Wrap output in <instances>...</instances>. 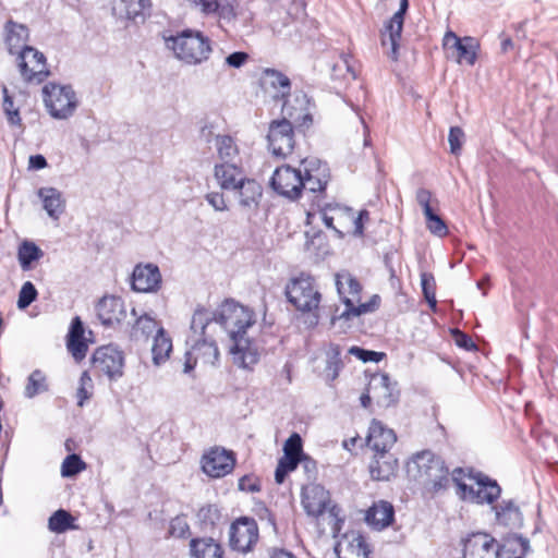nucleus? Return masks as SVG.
Returning <instances> with one entry per match:
<instances>
[{
    "label": "nucleus",
    "instance_id": "nucleus-1",
    "mask_svg": "<svg viewBox=\"0 0 558 558\" xmlns=\"http://www.w3.org/2000/svg\"><path fill=\"white\" fill-rule=\"evenodd\" d=\"M211 315L213 322L218 323L232 341L230 354L233 364L252 371L259 360V352L246 332L256 323L255 313L233 300H227Z\"/></svg>",
    "mask_w": 558,
    "mask_h": 558
},
{
    "label": "nucleus",
    "instance_id": "nucleus-2",
    "mask_svg": "<svg viewBox=\"0 0 558 558\" xmlns=\"http://www.w3.org/2000/svg\"><path fill=\"white\" fill-rule=\"evenodd\" d=\"M308 99L305 94H295L292 100L282 104L283 118L269 124L267 134L268 149L276 158H288L295 145L293 124L307 125L312 123L308 112Z\"/></svg>",
    "mask_w": 558,
    "mask_h": 558
},
{
    "label": "nucleus",
    "instance_id": "nucleus-3",
    "mask_svg": "<svg viewBox=\"0 0 558 558\" xmlns=\"http://www.w3.org/2000/svg\"><path fill=\"white\" fill-rule=\"evenodd\" d=\"M211 322L210 311L198 307L194 312L191 320V335L186 340L189 349L184 355L183 372L185 374L191 373L197 363L213 366L218 363L220 356L218 345L206 333V329Z\"/></svg>",
    "mask_w": 558,
    "mask_h": 558
},
{
    "label": "nucleus",
    "instance_id": "nucleus-4",
    "mask_svg": "<svg viewBox=\"0 0 558 558\" xmlns=\"http://www.w3.org/2000/svg\"><path fill=\"white\" fill-rule=\"evenodd\" d=\"M407 471L410 477L433 495L445 492L452 481L444 460L429 450L414 454L408 462Z\"/></svg>",
    "mask_w": 558,
    "mask_h": 558
},
{
    "label": "nucleus",
    "instance_id": "nucleus-5",
    "mask_svg": "<svg viewBox=\"0 0 558 558\" xmlns=\"http://www.w3.org/2000/svg\"><path fill=\"white\" fill-rule=\"evenodd\" d=\"M457 496L466 502L476 505H493L501 495V487L495 480L480 472L465 473L463 469L457 468L452 471Z\"/></svg>",
    "mask_w": 558,
    "mask_h": 558
},
{
    "label": "nucleus",
    "instance_id": "nucleus-6",
    "mask_svg": "<svg viewBox=\"0 0 558 558\" xmlns=\"http://www.w3.org/2000/svg\"><path fill=\"white\" fill-rule=\"evenodd\" d=\"M336 287L341 300L345 304V310L340 315L332 316V324H335L337 319H350L351 317L371 313L379 305L380 299L378 295H374L369 302L361 303L362 287L348 271L336 275Z\"/></svg>",
    "mask_w": 558,
    "mask_h": 558
},
{
    "label": "nucleus",
    "instance_id": "nucleus-7",
    "mask_svg": "<svg viewBox=\"0 0 558 558\" xmlns=\"http://www.w3.org/2000/svg\"><path fill=\"white\" fill-rule=\"evenodd\" d=\"M167 46L179 60L191 65L206 61L211 52L209 38L201 32L184 31L167 39Z\"/></svg>",
    "mask_w": 558,
    "mask_h": 558
},
{
    "label": "nucleus",
    "instance_id": "nucleus-8",
    "mask_svg": "<svg viewBox=\"0 0 558 558\" xmlns=\"http://www.w3.org/2000/svg\"><path fill=\"white\" fill-rule=\"evenodd\" d=\"M288 301L292 303L298 311L312 314L310 325L318 324L319 316L316 314L322 295L315 287L314 278L308 275H300L290 280L286 287Z\"/></svg>",
    "mask_w": 558,
    "mask_h": 558
},
{
    "label": "nucleus",
    "instance_id": "nucleus-9",
    "mask_svg": "<svg viewBox=\"0 0 558 558\" xmlns=\"http://www.w3.org/2000/svg\"><path fill=\"white\" fill-rule=\"evenodd\" d=\"M301 504L310 517L318 518L327 512L331 530L333 532L339 531V522L341 521L338 518L339 509L336 506H330L329 492L322 485L314 483L305 485L302 489Z\"/></svg>",
    "mask_w": 558,
    "mask_h": 558
},
{
    "label": "nucleus",
    "instance_id": "nucleus-10",
    "mask_svg": "<svg viewBox=\"0 0 558 558\" xmlns=\"http://www.w3.org/2000/svg\"><path fill=\"white\" fill-rule=\"evenodd\" d=\"M44 102L51 117L64 120L73 116L78 100L70 85L48 83L43 88Z\"/></svg>",
    "mask_w": 558,
    "mask_h": 558
},
{
    "label": "nucleus",
    "instance_id": "nucleus-11",
    "mask_svg": "<svg viewBox=\"0 0 558 558\" xmlns=\"http://www.w3.org/2000/svg\"><path fill=\"white\" fill-rule=\"evenodd\" d=\"M302 171V191L315 194L316 204L318 201L324 202L326 186L330 180L329 168L326 163L318 159H303Z\"/></svg>",
    "mask_w": 558,
    "mask_h": 558
},
{
    "label": "nucleus",
    "instance_id": "nucleus-12",
    "mask_svg": "<svg viewBox=\"0 0 558 558\" xmlns=\"http://www.w3.org/2000/svg\"><path fill=\"white\" fill-rule=\"evenodd\" d=\"M17 66L23 80L28 83L39 84L50 74L44 53L31 46L19 51Z\"/></svg>",
    "mask_w": 558,
    "mask_h": 558
},
{
    "label": "nucleus",
    "instance_id": "nucleus-13",
    "mask_svg": "<svg viewBox=\"0 0 558 558\" xmlns=\"http://www.w3.org/2000/svg\"><path fill=\"white\" fill-rule=\"evenodd\" d=\"M442 46L448 58H453L459 64H475L480 44L474 37L461 38L452 31H448L444 36Z\"/></svg>",
    "mask_w": 558,
    "mask_h": 558
},
{
    "label": "nucleus",
    "instance_id": "nucleus-14",
    "mask_svg": "<svg viewBox=\"0 0 558 558\" xmlns=\"http://www.w3.org/2000/svg\"><path fill=\"white\" fill-rule=\"evenodd\" d=\"M270 186L277 194L290 201L298 199L302 193V170L290 165L276 168Z\"/></svg>",
    "mask_w": 558,
    "mask_h": 558
},
{
    "label": "nucleus",
    "instance_id": "nucleus-15",
    "mask_svg": "<svg viewBox=\"0 0 558 558\" xmlns=\"http://www.w3.org/2000/svg\"><path fill=\"white\" fill-rule=\"evenodd\" d=\"M203 472L211 478H221L230 474L235 465L234 453L222 447H213L201 459Z\"/></svg>",
    "mask_w": 558,
    "mask_h": 558
},
{
    "label": "nucleus",
    "instance_id": "nucleus-16",
    "mask_svg": "<svg viewBox=\"0 0 558 558\" xmlns=\"http://www.w3.org/2000/svg\"><path fill=\"white\" fill-rule=\"evenodd\" d=\"M230 546L239 553H248L257 544L259 534L254 519L240 518L230 526Z\"/></svg>",
    "mask_w": 558,
    "mask_h": 558
},
{
    "label": "nucleus",
    "instance_id": "nucleus-17",
    "mask_svg": "<svg viewBox=\"0 0 558 558\" xmlns=\"http://www.w3.org/2000/svg\"><path fill=\"white\" fill-rule=\"evenodd\" d=\"M500 545L488 533L475 532L463 539V558H498Z\"/></svg>",
    "mask_w": 558,
    "mask_h": 558
},
{
    "label": "nucleus",
    "instance_id": "nucleus-18",
    "mask_svg": "<svg viewBox=\"0 0 558 558\" xmlns=\"http://www.w3.org/2000/svg\"><path fill=\"white\" fill-rule=\"evenodd\" d=\"M93 366L110 379L119 378L123 374V352L111 344L100 347L93 354Z\"/></svg>",
    "mask_w": 558,
    "mask_h": 558
},
{
    "label": "nucleus",
    "instance_id": "nucleus-19",
    "mask_svg": "<svg viewBox=\"0 0 558 558\" xmlns=\"http://www.w3.org/2000/svg\"><path fill=\"white\" fill-rule=\"evenodd\" d=\"M409 9V0H400L399 10L387 21L381 32V44L390 45V57L396 60L398 57L399 41L404 23V15Z\"/></svg>",
    "mask_w": 558,
    "mask_h": 558
},
{
    "label": "nucleus",
    "instance_id": "nucleus-20",
    "mask_svg": "<svg viewBox=\"0 0 558 558\" xmlns=\"http://www.w3.org/2000/svg\"><path fill=\"white\" fill-rule=\"evenodd\" d=\"M368 392L378 405L388 408L395 404L399 398L397 383H392L388 374H375L368 383Z\"/></svg>",
    "mask_w": 558,
    "mask_h": 558
},
{
    "label": "nucleus",
    "instance_id": "nucleus-21",
    "mask_svg": "<svg viewBox=\"0 0 558 558\" xmlns=\"http://www.w3.org/2000/svg\"><path fill=\"white\" fill-rule=\"evenodd\" d=\"M132 289L137 292H155L161 283V274L154 264L136 265L132 272Z\"/></svg>",
    "mask_w": 558,
    "mask_h": 558
},
{
    "label": "nucleus",
    "instance_id": "nucleus-22",
    "mask_svg": "<svg viewBox=\"0 0 558 558\" xmlns=\"http://www.w3.org/2000/svg\"><path fill=\"white\" fill-rule=\"evenodd\" d=\"M97 316L101 324L113 327L120 324L126 316L124 302L119 296H104L96 306Z\"/></svg>",
    "mask_w": 558,
    "mask_h": 558
},
{
    "label": "nucleus",
    "instance_id": "nucleus-23",
    "mask_svg": "<svg viewBox=\"0 0 558 558\" xmlns=\"http://www.w3.org/2000/svg\"><path fill=\"white\" fill-rule=\"evenodd\" d=\"M234 197L238 199L239 206L248 211H253L258 207L263 195V187L254 179L244 178L235 189H232Z\"/></svg>",
    "mask_w": 558,
    "mask_h": 558
},
{
    "label": "nucleus",
    "instance_id": "nucleus-24",
    "mask_svg": "<svg viewBox=\"0 0 558 558\" xmlns=\"http://www.w3.org/2000/svg\"><path fill=\"white\" fill-rule=\"evenodd\" d=\"M260 83L266 93H269L274 99L287 100L290 96V78L280 71L265 69L262 73Z\"/></svg>",
    "mask_w": 558,
    "mask_h": 558
},
{
    "label": "nucleus",
    "instance_id": "nucleus-25",
    "mask_svg": "<svg viewBox=\"0 0 558 558\" xmlns=\"http://www.w3.org/2000/svg\"><path fill=\"white\" fill-rule=\"evenodd\" d=\"M338 558H368L371 553L363 535L344 534L335 546Z\"/></svg>",
    "mask_w": 558,
    "mask_h": 558
},
{
    "label": "nucleus",
    "instance_id": "nucleus-26",
    "mask_svg": "<svg viewBox=\"0 0 558 558\" xmlns=\"http://www.w3.org/2000/svg\"><path fill=\"white\" fill-rule=\"evenodd\" d=\"M396 440L397 436L392 429L387 428L377 420L372 421L367 435V446L374 452L389 451Z\"/></svg>",
    "mask_w": 558,
    "mask_h": 558
},
{
    "label": "nucleus",
    "instance_id": "nucleus-27",
    "mask_svg": "<svg viewBox=\"0 0 558 558\" xmlns=\"http://www.w3.org/2000/svg\"><path fill=\"white\" fill-rule=\"evenodd\" d=\"M245 177L243 167L238 162H217L214 167V178L221 190L235 189Z\"/></svg>",
    "mask_w": 558,
    "mask_h": 558
},
{
    "label": "nucleus",
    "instance_id": "nucleus-28",
    "mask_svg": "<svg viewBox=\"0 0 558 558\" xmlns=\"http://www.w3.org/2000/svg\"><path fill=\"white\" fill-rule=\"evenodd\" d=\"M368 469L373 480L389 481L397 472L398 460L389 451L374 452Z\"/></svg>",
    "mask_w": 558,
    "mask_h": 558
},
{
    "label": "nucleus",
    "instance_id": "nucleus-29",
    "mask_svg": "<svg viewBox=\"0 0 558 558\" xmlns=\"http://www.w3.org/2000/svg\"><path fill=\"white\" fill-rule=\"evenodd\" d=\"M28 28L20 23L9 20L4 25V41L11 54L19 53L26 47L28 40Z\"/></svg>",
    "mask_w": 558,
    "mask_h": 558
},
{
    "label": "nucleus",
    "instance_id": "nucleus-30",
    "mask_svg": "<svg viewBox=\"0 0 558 558\" xmlns=\"http://www.w3.org/2000/svg\"><path fill=\"white\" fill-rule=\"evenodd\" d=\"M393 506L385 500L374 502L366 513V522L376 530H383L393 521Z\"/></svg>",
    "mask_w": 558,
    "mask_h": 558
},
{
    "label": "nucleus",
    "instance_id": "nucleus-31",
    "mask_svg": "<svg viewBox=\"0 0 558 558\" xmlns=\"http://www.w3.org/2000/svg\"><path fill=\"white\" fill-rule=\"evenodd\" d=\"M314 205L318 208V214L325 226L342 235V231L337 229L333 222L337 220L340 227L344 228V216L350 215V208L340 206L338 204L332 205L319 201Z\"/></svg>",
    "mask_w": 558,
    "mask_h": 558
},
{
    "label": "nucleus",
    "instance_id": "nucleus-32",
    "mask_svg": "<svg viewBox=\"0 0 558 558\" xmlns=\"http://www.w3.org/2000/svg\"><path fill=\"white\" fill-rule=\"evenodd\" d=\"M38 196L48 216L58 220L65 208V201L62 197V193L56 187H40L38 190Z\"/></svg>",
    "mask_w": 558,
    "mask_h": 558
},
{
    "label": "nucleus",
    "instance_id": "nucleus-33",
    "mask_svg": "<svg viewBox=\"0 0 558 558\" xmlns=\"http://www.w3.org/2000/svg\"><path fill=\"white\" fill-rule=\"evenodd\" d=\"M193 3L205 15L216 14L223 20L235 16L233 0H193Z\"/></svg>",
    "mask_w": 558,
    "mask_h": 558
},
{
    "label": "nucleus",
    "instance_id": "nucleus-34",
    "mask_svg": "<svg viewBox=\"0 0 558 558\" xmlns=\"http://www.w3.org/2000/svg\"><path fill=\"white\" fill-rule=\"evenodd\" d=\"M149 5V0H112V13L121 20H135Z\"/></svg>",
    "mask_w": 558,
    "mask_h": 558
},
{
    "label": "nucleus",
    "instance_id": "nucleus-35",
    "mask_svg": "<svg viewBox=\"0 0 558 558\" xmlns=\"http://www.w3.org/2000/svg\"><path fill=\"white\" fill-rule=\"evenodd\" d=\"M192 558H222L223 549L211 537L193 538L190 542Z\"/></svg>",
    "mask_w": 558,
    "mask_h": 558
},
{
    "label": "nucleus",
    "instance_id": "nucleus-36",
    "mask_svg": "<svg viewBox=\"0 0 558 558\" xmlns=\"http://www.w3.org/2000/svg\"><path fill=\"white\" fill-rule=\"evenodd\" d=\"M493 510L496 522L504 526H515L522 520L521 511L513 500H502L500 504L493 506Z\"/></svg>",
    "mask_w": 558,
    "mask_h": 558
},
{
    "label": "nucleus",
    "instance_id": "nucleus-37",
    "mask_svg": "<svg viewBox=\"0 0 558 558\" xmlns=\"http://www.w3.org/2000/svg\"><path fill=\"white\" fill-rule=\"evenodd\" d=\"M172 351V340L162 327L157 329L151 348L153 362L155 365L165 363Z\"/></svg>",
    "mask_w": 558,
    "mask_h": 558
},
{
    "label": "nucleus",
    "instance_id": "nucleus-38",
    "mask_svg": "<svg viewBox=\"0 0 558 558\" xmlns=\"http://www.w3.org/2000/svg\"><path fill=\"white\" fill-rule=\"evenodd\" d=\"M215 147L219 162H236L239 158V147L230 135H216Z\"/></svg>",
    "mask_w": 558,
    "mask_h": 558
},
{
    "label": "nucleus",
    "instance_id": "nucleus-39",
    "mask_svg": "<svg viewBox=\"0 0 558 558\" xmlns=\"http://www.w3.org/2000/svg\"><path fill=\"white\" fill-rule=\"evenodd\" d=\"M44 256V252L34 242L25 240L17 250V259L23 270L32 269V264L39 260Z\"/></svg>",
    "mask_w": 558,
    "mask_h": 558
},
{
    "label": "nucleus",
    "instance_id": "nucleus-40",
    "mask_svg": "<svg viewBox=\"0 0 558 558\" xmlns=\"http://www.w3.org/2000/svg\"><path fill=\"white\" fill-rule=\"evenodd\" d=\"M132 315L135 317V323L132 328V335L134 337H145L147 338L155 330L157 331L158 323L148 314H137L135 308H132Z\"/></svg>",
    "mask_w": 558,
    "mask_h": 558
},
{
    "label": "nucleus",
    "instance_id": "nucleus-41",
    "mask_svg": "<svg viewBox=\"0 0 558 558\" xmlns=\"http://www.w3.org/2000/svg\"><path fill=\"white\" fill-rule=\"evenodd\" d=\"M73 522L74 518L68 511L59 509L49 518L48 527L51 532L63 533L75 529Z\"/></svg>",
    "mask_w": 558,
    "mask_h": 558
},
{
    "label": "nucleus",
    "instance_id": "nucleus-42",
    "mask_svg": "<svg viewBox=\"0 0 558 558\" xmlns=\"http://www.w3.org/2000/svg\"><path fill=\"white\" fill-rule=\"evenodd\" d=\"M47 389L48 386L45 374L41 371L36 369L28 376L24 395L26 398L32 399L35 396L45 392Z\"/></svg>",
    "mask_w": 558,
    "mask_h": 558
},
{
    "label": "nucleus",
    "instance_id": "nucleus-43",
    "mask_svg": "<svg viewBox=\"0 0 558 558\" xmlns=\"http://www.w3.org/2000/svg\"><path fill=\"white\" fill-rule=\"evenodd\" d=\"M421 286L423 294L432 310L436 308V282L432 274L423 272L421 275Z\"/></svg>",
    "mask_w": 558,
    "mask_h": 558
},
{
    "label": "nucleus",
    "instance_id": "nucleus-44",
    "mask_svg": "<svg viewBox=\"0 0 558 558\" xmlns=\"http://www.w3.org/2000/svg\"><path fill=\"white\" fill-rule=\"evenodd\" d=\"M86 464L80 456L69 454L62 462L61 474L64 477H71L85 470Z\"/></svg>",
    "mask_w": 558,
    "mask_h": 558
},
{
    "label": "nucleus",
    "instance_id": "nucleus-45",
    "mask_svg": "<svg viewBox=\"0 0 558 558\" xmlns=\"http://www.w3.org/2000/svg\"><path fill=\"white\" fill-rule=\"evenodd\" d=\"M300 459H295L292 457L282 456L277 464L275 471V480L278 484L283 483L288 473L294 471L300 463Z\"/></svg>",
    "mask_w": 558,
    "mask_h": 558
},
{
    "label": "nucleus",
    "instance_id": "nucleus-46",
    "mask_svg": "<svg viewBox=\"0 0 558 558\" xmlns=\"http://www.w3.org/2000/svg\"><path fill=\"white\" fill-rule=\"evenodd\" d=\"M369 220V213L365 209L359 211L355 216L352 208H350V215L344 216V225L351 223L353 226V234L362 236L364 233V223Z\"/></svg>",
    "mask_w": 558,
    "mask_h": 558
},
{
    "label": "nucleus",
    "instance_id": "nucleus-47",
    "mask_svg": "<svg viewBox=\"0 0 558 558\" xmlns=\"http://www.w3.org/2000/svg\"><path fill=\"white\" fill-rule=\"evenodd\" d=\"M93 395V380L87 372H83L76 391L77 405L83 407Z\"/></svg>",
    "mask_w": 558,
    "mask_h": 558
},
{
    "label": "nucleus",
    "instance_id": "nucleus-48",
    "mask_svg": "<svg viewBox=\"0 0 558 558\" xmlns=\"http://www.w3.org/2000/svg\"><path fill=\"white\" fill-rule=\"evenodd\" d=\"M283 456L300 459L304 457L302 439L298 433H293L284 442Z\"/></svg>",
    "mask_w": 558,
    "mask_h": 558
},
{
    "label": "nucleus",
    "instance_id": "nucleus-49",
    "mask_svg": "<svg viewBox=\"0 0 558 558\" xmlns=\"http://www.w3.org/2000/svg\"><path fill=\"white\" fill-rule=\"evenodd\" d=\"M425 220L427 230L434 235L444 238L448 234V227L437 213L426 217Z\"/></svg>",
    "mask_w": 558,
    "mask_h": 558
},
{
    "label": "nucleus",
    "instance_id": "nucleus-50",
    "mask_svg": "<svg viewBox=\"0 0 558 558\" xmlns=\"http://www.w3.org/2000/svg\"><path fill=\"white\" fill-rule=\"evenodd\" d=\"M37 298V290L35 286L31 281H26L23 283L17 300L19 308L28 307Z\"/></svg>",
    "mask_w": 558,
    "mask_h": 558
},
{
    "label": "nucleus",
    "instance_id": "nucleus-51",
    "mask_svg": "<svg viewBox=\"0 0 558 558\" xmlns=\"http://www.w3.org/2000/svg\"><path fill=\"white\" fill-rule=\"evenodd\" d=\"M340 347L337 344H331L329 349V360L327 363V371L329 372V375L331 376V379H336L339 375V371L342 367V363L340 360Z\"/></svg>",
    "mask_w": 558,
    "mask_h": 558
},
{
    "label": "nucleus",
    "instance_id": "nucleus-52",
    "mask_svg": "<svg viewBox=\"0 0 558 558\" xmlns=\"http://www.w3.org/2000/svg\"><path fill=\"white\" fill-rule=\"evenodd\" d=\"M197 520L203 526H213L219 519V511L213 505H206L197 511Z\"/></svg>",
    "mask_w": 558,
    "mask_h": 558
},
{
    "label": "nucleus",
    "instance_id": "nucleus-53",
    "mask_svg": "<svg viewBox=\"0 0 558 558\" xmlns=\"http://www.w3.org/2000/svg\"><path fill=\"white\" fill-rule=\"evenodd\" d=\"M3 110L7 114L8 121L11 125H20L21 117L19 109L14 108L13 99L8 94V89H3Z\"/></svg>",
    "mask_w": 558,
    "mask_h": 558
},
{
    "label": "nucleus",
    "instance_id": "nucleus-54",
    "mask_svg": "<svg viewBox=\"0 0 558 558\" xmlns=\"http://www.w3.org/2000/svg\"><path fill=\"white\" fill-rule=\"evenodd\" d=\"M464 141V132L459 126H451L449 130L448 142L450 145V153L459 155Z\"/></svg>",
    "mask_w": 558,
    "mask_h": 558
},
{
    "label": "nucleus",
    "instance_id": "nucleus-55",
    "mask_svg": "<svg viewBox=\"0 0 558 558\" xmlns=\"http://www.w3.org/2000/svg\"><path fill=\"white\" fill-rule=\"evenodd\" d=\"M349 353L352 355H355L357 359H360L363 362H376L383 360L385 354L383 352H376V351H369L364 350L359 347H352L349 349Z\"/></svg>",
    "mask_w": 558,
    "mask_h": 558
},
{
    "label": "nucleus",
    "instance_id": "nucleus-56",
    "mask_svg": "<svg viewBox=\"0 0 558 558\" xmlns=\"http://www.w3.org/2000/svg\"><path fill=\"white\" fill-rule=\"evenodd\" d=\"M169 532L174 537L183 538L190 533V526L184 518L177 517L170 522Z\"/></svg>",
    "mask_w": 558,
    "mask_h": 558
},
{
    "label": "nucleus",
    "instance_id": "nucleus-57",
    "mask_svg": "<svg viewBox=\"0 0 558 558\" xmlns=\"http://www.w3.org/2000/svg\"><path fill=\"white\" fill-rule=\"evenodd\" d=\"M68 349L76 361H82L87 353V344L84 339H69Z\"/></svg>",
    "mask_w": 558,
    "mask_h": 558
},
{
    "label": "nucleus",
    "instance_id": "nucleus-58",
    "mask_svg": "<svg viewBox=\"0 0 558 558\" xmlns=\"http://www.w3.org/2000/svg\"><path fill=\"white\" fill-rule=\"evenodd\" d=\"M205 199L217 211H227L229 209L225 195L221 192L207 193Z\"/></svg>",
    "mask_w": 558,
    "mask_h": 558
},
{
    "label": "nucleus",
    "instance_id": "nucleus-59",
    "mask_svg": "<svg viewBox=\"0 0 558 558\" xmlns=\"http://www.w3.org/2000/svg\"><path fill=\"white\" fill-rule=\"evenodd\" d=\"M238 487L242 492L255 493L259 492V480L253 475H244L239 480Z\"/></svg>",
    "mask_w": 558,
    "mask_h": 558
},
{
    "label": "nucleus",
    "instance_id": "nucleus-60",
    "mask_svg": "<svg viewBox=\"0 0 558 558\" xmlns=\"http://www.w3.org/2000/svg\"><path fill=\"white\" fill-rule=\"evenodd\" d=\"M453 338L458 347L465 349L468 351L476 350V344L474 343L472 338L466 333L456 329L453 330Z\"/></svg>",
    "mask_w": 558,
    "mask_h": 558
},
{
    "label": "nucleus",
    "instance_id": "nucleus-61",
    "mask_svg": "<svg viewBox=\"0 0 558 558\" xmlns=\"http://www.w3.org/2000/svg\"><path fill=\"white\" fill-rule=\"evenodd\" d=\"M247 59H248L247 53L242 52V51H236V52L229 54L226 58V62L229 66L238 69V68L242 66L246 62Z\"/></svg>",
    "mask_w": 558,
    "mask_h": 558
},
{
    "label": "nucleus",
    "instance_id": "nucleus-62",
    "mask_svg": "<svg viewBox=\"0 0 558 558\" xmlns=\"http://www.w3.org/2000/svg\"><path fill=\"white\" fill-rule=\"evenodd\" d=\"M69 339H84V328L78 317H75L72 322Z\"/></svg>",
    "mask_w": 558,
    "mask_h": 558
},
{
    "label": "nucleus",
    "instance_id": "nucleus-63",
    "mask_svg": "<svg viewBox=\"0 0 558 558\" xmlns=\"http://www.w3.org/2000/svg\"><path fill=\"white\" fill-rule=\"evenodd\" d=\"M300 463L307 474L308 478H314L316 475V462L307 456L301 458Z\"/></svg>",
    "mask_w": 558,
    "mask_h": 558
},
{
    "label": "nucleus",
    "instance_id": "nucleus-64",
    "mask_svg": "<svg viewBox=\"0 0 558 558\" xmlns=\"http://www.w3.org/2000/svg\"><path fill=\"white\" fill-rule=\"evenodd\" d=\"M47 167V160L43 155H32L28 159V169L41 170Z\"/></svg>",
    "mask_w": 558,
    "mask_h": 558
}]
</instances>
